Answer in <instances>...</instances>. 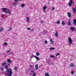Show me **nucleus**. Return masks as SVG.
<instances>
[{"label": "nucleus", "instance_id": "1", "mask_svg": "<svg viewBox=\"0 0 76 76\" xmlns=\"http://www.w3.org/2000/svg\"><path fill=\"white\" fill-rule=\"evenodd\" d=\"M6 72L7 73L6 74H11L12 73V69H7L6 70Z\"/></svg>", "mask_w": 76, "mask_h": 76}, {"label": "nucleus", "instance_id": "2", "mask_svg": "<svg viewBox=\"0 0 76 76\" xmlns=\"http://www.w3.org/2000/svg\"><path fill=\"white\" fill-rule=\"evenodd\" d=\"M5 13H8L9 15H10V14H11V11L9 10V9H7Z\"/></svg>", "mask_w": 76, "mask_h": 76}, {"label": "nucleus", "instance_id": "3", "mask_svg": "<svg viewBox=\"0 0 76 76\" xmlns=\"http://www.w3.org/2000/svg\"><path fill=\"white\" fill-rule=\"evenodd\" d=\"M68 42L70 44H71L72 43V40L70 37H69L68 39Z\"/></svg>", "mask_w": 76, "mask_h": 76}, {"label": "nucleus", "instance_id": "4", "mask_svg": "<svg viewBox=\"0 0 76 76\" xmlns=\"http://www.w3.org/2000/svg\"><path fill=\"white\" fill-rule=\"evenodd\" d=\"M7 9V8H3L1 9V10L2 11V12H6V11Z\"/></svg>", "mask_w": 76, "mask_h": 76}, {"label": "nucleus", "instance_id": "5", "mask_svg": "<svg viewBox=\"0 0 76 76\" xmlns=\"http://www.w3.org/2000/svg\"><path fill=\"white\" fill-rule=\"evenodd\" d=\"M72 3H73V1H72V0H70L68 4L69 6L70 7L71 6Z\"/></svg>", "mask_w": 76, "mask_h": 76}, {"label": "nucleus", "instance_id": "6", "mask_svg": "<svg viewBox=\"0 0 76 76\" xmlns=\"http://www.w3.org/2000/svg\"><path fill=\"white\" fill-rule=\"evenodd\" d=\"M67 14L69 18H71V17H72V15H71V13H70V12H67Z\"/></svg>", "mask_w": 76, "mask_h": 76}, {"label": "nucleus", "instance_id": "7", "mask_svg": "<svg viewBox=\"0 0 76 76\" xmlns=\"http://www.w3.org/2000/svg\"><path fill=\"white\" fill-rule=\"evenodd\" d=\"M47 9V6H45L43 7V12L45 13V9Z\"/></svg>", "mask_w": 76, "mask_h": 76}, {"label": "nucleus", "instance_id": "8", "mask_svg": "<svg viewBox=\"0 0 76 76\" xmlns=\"http://www.w3.org/2000/svg\"><path fill=\"white\" fill-rule=\"evenodd\" d=\"M12 73H11V74H5V75L6 76H12Z\"/></svg>", "mask_w": 76, "mask_h": 76}, {"label": "nucleus", "instance_id": "9", "mask_svg": "<svg viewBox=\"0 0 76 76\" xmlns=\"http://www.w3.org/2000/svg\"><path fill=\"white\" fill-rule=\"evenodd\" d=\"M67 25H69V26H70L71 25V22L70 21H68L67 23Z\"/></svg>", "mask_w": 76, "mask_h": 76}, {"label": "nucleus", "instance_id": "10", "mask_svg": "<svg viewBox=\"0 0 76 76\" xmlns=\"http://www.w3.org/2000/svg\"><path fill=\"white\" fill-rule=\"evenodd\" d=\"M70 29L71 30H72V31H75V27H71L70 28Z\"/></svg>", "mask_w": 76, "mask_h": 76}, {"label": "nucleus", "instance_id": "11", "mask_svg": "<svg viewBox=\"0 0 76 76\" xmlns=\"http://www.w3.org/2000/svg\"><path fill=\"white\" fill-rule=\"evenodd\" d=\"M35 67L36 70H37V69H38V64H36L35 65Z\"/></svg>", "mask_w": 76, "mask_h": 76}, {"label": "nucleus", "instance_id": "12", "mask_svg": "<svg viewBox=\"0 0 76 76\" xmlns=\"http://www.w3.org/2000/svg\"><path fill=\"white\" fill-rule=\"evenodd\" d=\"M50 41L51 42L50 44L52 45V44H53V41L52 39H51L50 40Z\"/></svg>", "mask_w": 76, "mask_h": 76}, {"label": "nucleus", "instance_id": "13", "mask_svg": "<svg viewBox=\"0 0 76 76\" xmlns=\"http://www.w3.org/2000/svg\"><path fill=\"white\" fill-rule=\"evenodd\" d=\"M70 67H74L75 65L73 64H71L70 65Z\"/></svg>", "mask_w": 76, "mask_h": 76}, {"label": "nucleus", "instance_id": "14", "mask_svg": "<svg viewBox=\"0 0 76 76\" xmlns=\"http://www.w3.org/2000/svg\"><path fill=\"white\" fill-rule=\"evenodd\" d=\"M34 58H35L37 60V61H38V60H39V57H38L37 56H35L34 57Z\"/></svg>", "mask_w": 76, "mask_h": 76}, {"label": "nucleus", "instance_id": "15", "mask_svg": "<svg viewBox=\"0 0 76 76\" xmlns=\"http://www.w3.org/2000/svg\"><path fill=\"white\" fill-rule=\"evenodd\" d=\"M26 20H27V22H29V18L28 17H27Z\"/></svg>", "mask_w": 76, "mask_h": 76}, {"label": "nucleus", "instance_id": "16", "mask_svg": "<svg viewBox=\"0 0 76 76\" xmlns=\"http://www.w3.org/2000/svg\"><path fill=\"white\" fill-rule=\"evenodd\" d=\"M55 35L56 36V37H58V32H56L55 34Z\"/></svg>", "mask_w": 76, "mask_h": 76}, {"label": "nucleus", "instance_id": "17", "mask_svg": "<svg viewBox=\"0 0 76 76\" xmlns=\"http://www.w3.org/2000/svg\"><path fill=\"white\" fill-rule=\"evenodd\" d=\"M50 58H54L55 57V56L54 55H50Z\"/></svg>", "mask_w": 76, "mask_h": 76}, {"label": "nucleus", "instance_id": "18", "mask_svg": "<svg viewBox=\"0 0 76 76\" xmlns=\"http://www.w3.org/2000/svg\"><path fill=\"white\" fill-rule=\"evenodd\" d=\"M45 76H50V75H49V74H48V73L46 72L45 74Z\"/></svg>", "mask_w": 76, "mask_h": 76}, {"label": "nucleus", "instance_id": "19", "mask_svg": "<svg viewBox=\"0 0 76 76\" xmlns=\"http://www.w3.org/2000/svg\"><path fill=\"white\" fill-rule=\"evenodd\" d=\"M73 11L74 13H76V9L75 8H73Z\"/></svg>", "mask_w": 76, "mask_h": 76}, {"label": "nucleus", "instance_id": "20", "mask_svg": "<svg viewBox=\"0 0 76 76\" xmlns=\"http://www.w3.org/2000/svg\"><path fill=\"white\" fill-rule=\"evenodd\" d=\"M7 61L8 63H10L11 62V61H10L9 59H7Z\"/></svg>", "mask_w": 76, "mask_h": 76}, {"label": "nucleus", "instance_id": "21", "mask_svg": "<svg viewBox=\"0 0 76 76\" xmlns=\"http://www.w3.org/2000/svg\"><path fill=\"white\" fill-rule=\"evenodd\" d=\"M5 67V69H8V66H7V65H5L4 66Z\"/></svg>", "mask_w": 76, "mask_h": 76}, {"label": "nucleus", "instance_id": "22", "mask_svg": "<svg viewBox=\"0 0 76 76\" xmlns=\"http://www.w3.org/2000/svg\"><path fill=\"white\" fill-rule=\"evenodd\" d=\"M50 49L51 50H54V49H55V48H54L51 47V48H50Z\"/></svg>", "mask_w": 76, "mask_h": 76}, {"label": "nucleus", "instance_id": "23", "mask_svg": "<svg viewBox=\"0 0 76 76\" xmlns=\"http://www.w3.org/2000/svg\"><path fill=\"white\" fill-rule=\"evenodd\" d=\"M36 54L37 56H39V53H38V52H37L36 53Z\"/></svg>", "mask_w": 76, "mask_h": 76}, {"label": "nucleus", "instance_id": "24", "mask_svg": "<svg viewBox=\"0 0 76 76\" xmlns=\"http://www.w3.org/2000/svg\"><path fill=\"white\" fill-rule=\"evenodd\" d=\"M3 31V28H1L0 29V32H2Z\"/></svg>", "mask_w": 76, "mask_h": 76}, {"label": "nucleus", "instance_id": "25", "mask_svg": "<svg viewBox=\"0 0 76 76\" xmlns=\"http://www.w3.org/2000/svg\"><path fill=\"white\" fill-rule=\"evenodd\" d=\"M62 25H65V23H64V21H63L62 22Z\"/></svg>", "mask_w": 76, "mask_h": 76}, {"label": "nucleus", "instance_id": "26", "mask_svg": "<svg viewBox=\"0 0 76 76\" xmlns=\"http://www.w3.org/2000/svg\"><path fill=\"white\" fill-rule=\"evenodd\" d=\"M74 24H75L76 23V19H74Z\"/></svg>", "mask_w": 76, "mask_h": 76}, {"label": "nucleus", "instance_id": "27", "mask_svg": "<svg viewBox=\"0 0 76 76\" xmlns=\"http://www.w3.org/2000/svg\"><path fill=\"white\" fill-rule=\"evenodd\" d=\"M19 1H22L23 0H19ZM15 2H18V0H14Z\"/></svg>", "mask_w": 76, "mask_h": 76}, {"label": "nucleus", "instance_id": "28", "mask_svg": "<svg viewBox=\"0 0 76 76\" xmlns=\"http://www.w3.org/2000/svg\"><path fill=\"white\" fill-rule=\"evenodd\" d=\"M24 6H25V4H21V7H24Z\"/></svg>", "mask_w": 76, "mask_h": 76}, {"label": "nucleus", "instance_id": "29", "mask_svg": "<svg viewBox=\"0 0 76 76\" xmlns=\"http://www.w3.org/2000/svg\"><path fill=\"white\" fill-rule=\"evenodd\" d=\"M44 42H45V43L46 44H47V43L48 42L47 41V40H45Z\"/></svg>", "mask_w": 76, "mask_h": 76}, {"label": "nucleus", "instance_id": "30", "mask_svg": "<svg viewBox=\"0 0 76 76\" xmlns=\"http://www.w3.org/2000/svg\"><path fill=\"white\" fill-rule=\"evenodd\" d=\"M4 45H7V43H6V42H4Z\"/></svg>", "mask_w": 76, "mask_h": 76}, {"label": "nucleus", "instance_id": "31", "mask_svg": "<svg viewBox=\"0 0 76 76\" xmlns=\"http://www.w3.org/2000/svg\"><path fill=\"white\" fill-rule=\"evenodd\" d=\"M6 62H4V63H3L2 64V66H4V65H5V64H6Z\"/></svg>", "mask_w": 76, "mask_h": 76}, {"label": "nucleus", "instance_id": "32", "mask_svg": "<svg viewBox=\"0 0 76 76\" xmlns=\"http://www.w3.org/2000/svg\"><path fill=\"white\" fill-rule=\"evenodd\" d=\"M36 73H34L33 74L32 76H36Z\"/></svg>", "mask_w": 76, "mask_h": 76}, {"label": "nucleus", "instance_id": "33", "mask_svg": "<svg viewBox=\"0 0 76 76\" xmlns=\"http://www.w3.org/2000/svg\"><path fill=\"white\" fill-rule=\"evenodd\" d=\"M57 24H60V20L58 21L57 22Z\"/></svg>", "mask_w": 76, "mask_h": 76}, {"label": "nucleus", "instance_id": "34", "mask_svg": "<svg viewBox=\"0 0 76 76\" xmlns=\"http://www.w3.org/2000/svg\"><path fill=\"white\" fill-rule=\"evenodd\" d=\"M1 70L2 71H3V70H4V68H3V67H1Z\"/></svg>", "mask_w": 76, "mask_h": 76}, {"label": "nucleus", "instance_id": "35", "mask_svg": "<svg viewBox=\"0 0 76 76\" xmlns=\"http://www.w3.org/2000/svg\"><path fill=\"white\" fill-rule=\"evenodd\" d=\"M12 30V28H9L8 31H10Z\"/></svg>", "mask_w": 76, "mask_h": 76}, {"label": "nucleus", "instance_id": "36", "mask_svg": "<svg viewBox=\"0 0 76 76\" xmlns=\"http://www.w3.org/2000/svg\"><path fill=\"white\" fill-rule=\"evenodd\" d=\"M18 4V3H14L13 5V6H15L16 5V4Z\"/></svg>", "mask_w": 76, "mask_h": 76}, {"label": "nucleus", "instance_id": "37", "mask_svg": "<svg viewBox=\"0 0 76 76\" xmlns=\"http://www.w3.org/2000/svg\"><path fill=\"white\" fill-rule=\"evenodd\" d=\"M31 73H34V71L33 70H31Z\"/></svg>", "mask_w": 76, "mask_h": 76}, {"label": "nucleus", "instance_id": "38", "mask_svg": "<svg viewBox=\"0 0 76 76\" xmlns=\"http://www.w3.org/2000/svg\"><path fill=\"white\" fill-rule=\"evenodd\" d=\"M59 55H60V54H59V53H57L56 54V56H59Z\"/></svg>", "mask_w": 76, "mask_h": 76}, {"label": "nucleus", "instance_id": "39", "mask_svg": "<svg viewBox=\"0 0 76 76\" xmlns=\"http://www.w3.org/2000/svg\"><path fill=\"white\" fill-rule=\"evenodd\" d=\"M42 33H43V34H45V31H43L42 32Z\"/></svg>", "mask_w": 76, "mask_h": 76}, {"label": "nucleus", "instance_id": "40", "mask_svg": "<svg viewBox=\"0 0 76 76\" xmlns=\"http://www.w3.org/2000/svg\"><path fill=\"white\" fill-rule=\"evenodd\" d=\"M49 64L50 65H51L52 64H53V63L52 62H50V63Z\"/></svg>", "mask_w": 76, "mask_h": 76}, {"label": "nucleus", "instance_id": "41", "mask_svg": "<svg viewBox=\"0 0 76 76\" xmlns=\"http://www.w3.org/2000/svg\"><path fill=\"white\" fill-rule=\"evenodd\" d=\"M14 69H15L14 70H17L18 68H17V67H15Z\"/></svg>", "mask_w": 76, "mask_h": 76}, {"label": "nucleus", "instance_id": "42", "mask_svg": "<svg viewBox=\"0 0 76 76\" xmlns=\"http://www.w3.org/2000/svg\"><path fill=\"white\" fill-rule=\"evenodd\" d=\"M72 75H73L74 73V72H73V71H72L71 72V73Z\"/></svg>", "mask_w": 76, "mask_h": 76}, {"label": "nucleus", "instance_id": "43", "mask_svg": "<svg viewBox=\"0 0 76 76\" xmlns=\"http://www.w3.org/2000/svg\"><path fill=\"white\" fill-rule=\"evenodd\" d=\"M10 50H8V51H6V52L7 53H9V52H10Z\"/></svg>", "mask_w": 76, "mask_h": 76}, {"label": "nucleus", "instance_id": "44", "mask_svg": "<svg viewBox=\"0 0 76 76\" xmlns=\"http://www.w3.org/2000/svg\"><path fill=\"white\" fill-rule=\"evenodd\" d=\"M27 29H28V30H31V28H27Z\"/></svg>", "mask_w": 76, "mask_h": 76}, {"label": "nucleus", "instance_id": "45", "mask_svg": "<svg viewBox=\"0 0 76 76\" xmlns=\"http://www.w3.org/2000/svg\"><path fill=\"white\" fill-rule=\"evenodd\" d=\"M1 17H2V18H3V17H4V15H2L1 16Z\"/></svg>", "mask_w": 76, "mask_h": 76}, {"label": "nucleus", "instance_id": "46", "mask_svg": "<svg viewBox=\"0 0 76 76\" xmlns=\"http://www.w3.org/2000/svg\"><path fill=\"white\" fill-rule=\"evenodd\" d=\"M7 65H8V66H10V64H9V63H7Z\"/></svg>", "mask_w": 76, "mask_h": 76}, {"label": "nucleus", "instance_id": "47", "mask_svg": "<svg viewBox=\"0 0 76 76\" xmlns=\"http://www.w3.org/2000/svg\"><path fill=\"white\" fill-rule=\"evenodd\" d=\"M54 7H53L52 9V10H54Z\"/></svg>", "mask_w": 76, "mask_h": 76}, {"label": "nucleus", "instance_id": "48", "mask_svg": "<svg viewBox=\"0 0 76 76\" xmlns=\"http://www.w3.org/2000/svg\"><path fill=\"white\" fill-rule=\"evenodd\" d=\"M41 23H43V20H42L41 21Z\"/></svg>", "mask_w": 76, "mask_h": 76}, {"label": "nucleus", "instance_id": "49", "mask_svg": "<svg viewBox=\"0 0 76 76\" xmlns=\"http://www.w3.org/2000/svg\"><path fill=\"white\" fill-rule=\"evenodd\" d=\"M30 67H32V65H31L30 66Z\"/></svg>", "mask_w": 76, "mask_h": 76}, {"label": "nucleus", "instance_id": "50", "mask_svg": "<svg viewBox=\"0 0 76 76\" xmlns=\"http://www.w3.org/2000/svg\"><path fill=\"white\" fill-rule=\"evenodd\" d=\"M33 30H31L30 31V32H33Z\"/></svg>", "mask_w": 76, "mask_h": 76}, {"label": "nucleus", "instance_id": "51", "mask_svg": "<svg viewBox=\"0 0 76 76\" xmlns=\"http://www.w3.org/2000/svg\"><path fill=\"white\" fill-rule=\"evenodd\" d=\"M47 63L48 64H50V63H49V62H47Z\"/></svg>", "mask_w": 76, "mask_h": 76}, {"label": "nucleus", "instance_id": "52", "mask_svg": "<svg viewBox=\"0 0 76 76\" xmlns=\"http://www.w3.org/2000/svg\"><path fill=\"white\" fill-rule=\"evenodd\" d=\"M29 75H30V76H31V74H29Z\"/></svg>", "mask_w": 76, "mask_h": 76}, {"label": "nucleus", "instance_id": "53", "mask_svg": "<svg viewBox=\"0 0 76 76\" xmlns=\"http://www.w3.org/2000/svg\"><path fill=\"white\" fill-rule=\"evenodd\" d=\"M75 9H76V5H75Z\"/></svg>", "mask_w": 76, "mask_h": 76}, {"label": "nucleus", "instance_id": "54", "mask_svg": "<svg viewBox=\"0 0 76 76\" xmlns=\"http://www.w3.org/2000/svg\"><path fill=\"white\" fill-rule=\"evenodd\" d=\"M69 46H70V45H69Z\"/></svg>", "mask_w": 76, "mask_h": 76}]
</instances>
